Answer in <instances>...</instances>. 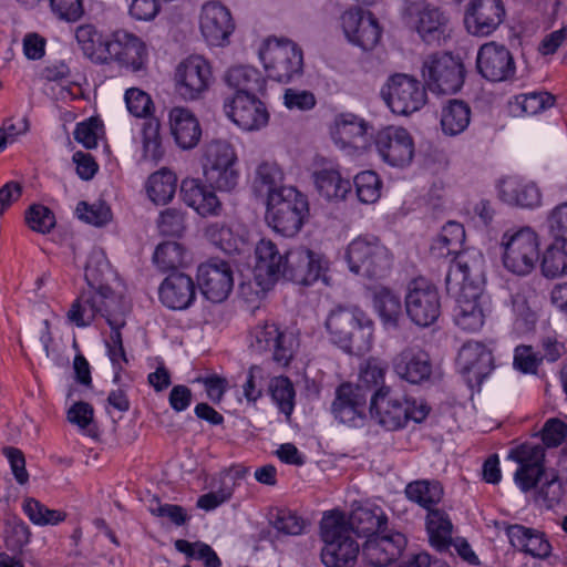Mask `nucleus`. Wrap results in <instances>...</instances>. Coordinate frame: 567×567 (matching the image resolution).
<instances>
[{
	"instance_id": "37998d69",
	"label": "nucleus",
	"mask_w": 567,
	"mask_h": 567,
	"mask_svg": "<svg viewBox=\"0 0 567 567\" xmlns=\"http://www.w3.org/2000/svg\"><path fill=\"white\" fill-rule=\"evenodd\" d=\"M471 122V107L461 100H450L442 109L441 127L445 135L455 136L464 132Z\"/></svg>"
},
{
	"instance_id": "3c124183",
	"label": "nucleus",
	"mask_w": 567,
	"mask_h": 567,
	"mask_svg": "<svg viewBox=\"0 0 567 567\" xmlns=\"http://www.w3.org/2000/svg\"><path fill=\"white\" fill-rule=\"evenodd\" d=\"M153 262L163 272H177L178 268L186 265V250L177 241H164L156 247Z\"/></svg>"
},
{
	"instance_id": "473e14b6",
	"label": "nucleus",
	"mask_w": 567,
	"mask_h": 567,
	"mask_svg": "<svg viewBox=\"0 0 567 567\" xmlns=\"http://www.w3.org/2000/svg\"><path fill=\"white\" fill-rule=\"evenodd\" d=\"M184 203L194 208L200 216L218 215L221 203L215 192L196 178H186L181 185Z\"/></svg>"
},
{
	"instance_id": "393cba45",
	"label": "nucleus",
	"mask_w": 567,
	"mask_h": 567,
	"mask_svg": "<svg viewBox=\"0 0 567 567\" xmlns=\"http://www.w3.org/2000/svg\"><path fill=\"white\" fill-rule=\"evenodd\" d=\"M478 72L488 81L502 82L515 74V62L509 50L495 42L483 44L476 58Z\"/></svg>"
},
{
	"instance_id": "e433bc0d",
	"label": "nucleus",
	"mask_w": 567,
	"mask_h": 567,
	"mask_svg": "<svg viewBox=\"0 0 567 567\" xmlns=\"http://www.w3.org/2000/svg\"><path fill=\"white\" fill-rule=\"evenodd\" d=\"M225 81L229 87L235 90V94L243 95L262 94L266 86V80L260 71L248 65L230 68L226 72Z\"/></svg>"
},
{
	"instance_id": "8fccbe9b",
	"label": "nucleus",
	"mask_w": 567,
	"mask_h": 567,
	"mask_svg": "<svg viewBox=\"0 0 567 567\" xmlns=\"http://www.w3.org/2000/svg\"><path fill=\"white\" fill-rule=\"evenodd\" d=\"M237 165V155L230 143L216 140L208 143L204 154V173Z\"/></svg>"
},
{
	"instance_id": "ea45409f",
	"label": "nucleus",
	"mask_w": 567,
	"mask_h": 567,
	"mask_svg": "<svg viewBox=\"0 0 567 567\" xmlns=\"http://www.w3.org/2000/svg\"><path fill=\"white\" fill-rule=\"evenodd\" d=\"M426 530L431 545L437 550H447L452 545L453 524L444 509L434 507L427 512Z\"/></svg>"
},
{
	"instance_id": "f03ea898",
	"label": "nucleus",
	"mask_w": 567,
	"mask_h": 567,
	"mask_svg": "<svg viewBox=\"0 0 567 567\" xmlns=\"http://www.w3.org/2000/svg\"><path fill=\"white\" fill-rule=\"evenodd\" d=\"M321 537L324 543L321 560L327 567H351L355 563L360 548L344 514H326L321 520Z\"/></svg>"
},
{
	"instance_id": "39448f33",
	"label": "nucleus",
	"mask_w": 567,
	"mask_h": 567,
	"mask_svg": "<svg viewBox=\"0 0 567 567\" xmlns=\"http://www.w3.org/2000/svg\"><path fill=\"white\" fill-rule=\"evenodd\" d=\"M346 260L350 271L371 279L389 275L393 258L375 236H358L347 247Z\"/></svg>"
},
{
	"instance_id": "7c9ffc66",
	"label": "nucleus",
	"mask_w": 567,
	"mask_h": 567,
	"mask_svg": "<svg viewBox=\"0 0 567 567\" xmlns=\"http://www.w3.org/2000/svg\"><path fill=\"white\" fill-rule=\"evenodd\" d=\"M171 133L183 150L194 148L200 141L202 127L196 115L187 107L175 106L168 113Z\"/></svg>"
},
{
	"instance_id": "0e129e2a",
	"label": "nucleus",
	"mask_w": 567,
	"mask_h": 567,
	"mask_svg": "<svg viewBox=\"0 0 567 567\" xmlns=\"http://www.w3.org/2000/svg\"><path fill=\"white\" fill-rule=\"evenodd\" d=\"M175 548L190 558L203 560L205 567H220L221 563L214 549L204 543H189L185 539H177Z\"/></svg>"
},
{
	"instance_id": "58836bf2",
	"label": "nucleus",
	"mask_w": 567,
	"mask_h": 567,
	"mask_svg": "<svg viewBox=\"0 0 567 567\" xmlns=\"http://www.w3.org/2000/svg\"><path fill=\"white\" fill-rule=\"evenodd\" d=\"M555 103V97L545 91H533L513 96L508 103V113L514 117L536 115Z\"/></svg>"
},
{
	"instance_id": "412c9836",
	"label": "nucleus",
	"mask_w": 567,
	"mask_h": 567,
	"mask_svg": "<svg viewBox=\"0 0 567 567\" xmlns=\"http://www.w3.org/2000/svg\"><path fill=\"white\" fill-rule=\"evenodd\" d=\"M502 0H471L464 14L466 31L474 37L493 34L505 19Z\"/></svg>"
},
{
	"instance_id": "f257e3e1",
	"label": "nucleus",
	"mask_w": 567,
	"mask_h": 567,
	"mask_svg": "<svg viewBox=\"0 0 567 567\" xmlns=\"http://www.w3.org/2000/svg\"><path fill=\"white\" fill-rule=\"evenodd\" d=\"M324 328L329 340L344 352L363 354L372 348L373 321L357 307L332 309Z\"/></svg>"
},
{
	"instance_id": "20e7f679",
	"label": "nucleus",
	"mask_w": 567,
	"mask_h": 567,
	"mask_svg": "<svg viewBox=\"0 0 567 567\" xmlns=\"http://www.w3.org/2000/svg\"><path fill=\"white\" fill-rule=\"evenodd\" d=\"M308 213L307 197L293 187H282L267 200L266 220L276 233L292 237L301 229Z\"/></svg>"
},
{
	"instance_id": "0eeeda50",
	"label": "nucleus",
	"mask_w": 567,
	"mask_h": 567,
	"mask_svg": "<svg viewBox=\"0 0 567 567\" xmlns=\"http://www.w3.org/2000/svg\"><path fill=\"white\" fill-rule=\"evenodd\" d=\"M501 247L504 267L515 275L530 274L539 260V239L530 227L506 230Z\"/></svg>"
},
{
	"instance_id": "c03bdc74",
	"label": "nucleus",
	"mask_w": 567,
	"mask_h": 567,
	"mask_svg": "<svg viewBox=\"0 0 567 567\" xmlns=\"http://www.w3.org/2000/svg\"><path fill=\"white\" fill-rule=\"evenodd\" d=\"M373 305L386 329L398 328L402 305L396 293L389 288L380 287L374 291Z\"/></svg>"
},
{
	"instance_id": "49530a36",
	"label": "nucleus",
	"mask_w": 567,
	"mask_h": 567,
	"mask_svg": "<svg viewBox=\"0 0 567 567\" xmlns=\"http://www.w3.org/2000/svg\"><path fill=\"white\" fill-rule=\"evenodd\" d=\"M75 39L83 54L94 63H105L106 39L92 24H82L75 30Z\"/></svg>"
},
{
	"instance_id": "6e6d98bb",
	"label": "nucleus",
	"mask_w": 567,
	"mask_h": 567,
	"mask_svg": "<svg viewBox=\"0 0 567 567\" xmlns=\"http://www.w3.org/2000/svg\"><path fill=\"white\" fill-rule=\"evenodd\" d=\"M268 392L280 412L289 417L295 409V389L287 377H274L269 380Z\"/></svg>"
},
{
	"instance_id": "4c0bfd02",
	"label": "nucleus",
	"mask_w": 567,
	"mask_h": 567,
	"mask_svg": "<svg viewBox=\"0 0 567 567\" xmlns=\"http://www.w3.org/2000/svg\"><path fill=\"white\" fill-rule=\"evenodd\" d=\"M480 296H472V291H460L454 309L455 323L465 331H478L484 324V313L478 302Z\"/></svg>"
},
{
	"instance_id": "9b49d317",
	"label": "nucleus",
	"mask_w": 567,
	"mask_h": 567,
	"mask_svg": "<svg viewBox=\"0 0 567 567\" xmlns=\"http://www.w3.org/2000/svg\"><path fill=\"white\" fill-rule=\"evenodd\" d=\"M174 82L175 91L182 100L197 101L213 83L212 66L202 55H190L176 66Z\"/></svg>"
},
{
	"instance_id": "c85d7f7f",
	"label": "nucleus",
	"mask_w": 567,
	"mask_h": 567,
	"mask_svg": "<svg viewBox=\"0 0 567 567\" xmlns=\"http://www.w3.org/2000/svg\"><path fill=\"white\" fill-rule=\"evenodd\" d=\"M406 543V537L400 532L375 535L363 544L362 557L372 566H388L402 555Z\"/></svg>"
},
{
	"instance_id": "bf43d9fd",
	"label": "nucleus",
	"mask_w": 567,
	"mask_h": 567,
	"mask_svg": "<svg viewBox=\"0 0 567 567\" xmlns=\"http://www.w3.org/2000/svg\"><path fill=\"white\" fill-rule=\"evenodd\" d=\"M542 478H544V482L537 489L536 498L542 499L546 508L550 509L560 503L565 491L555 470L547 471Z\"/></svg>"
},
{
	"instance_id": "09e8293b",
	"label": "nucleus",
	"mask_w": 567,
	"mask_h": 567,
	"mask_svg": "<svg viewBox=\"0 0 567 567\" xmlns=\"http://www.w3.org/2000/svg\"><path fill=\"white\" fill-rule=\"evenodd\" d=\"M464 239L465 230L463 226L456 221H447L433 241L431 250L439 257L457 255Z\"/></svg>"
},
{
	"instance_id": "b1692460",
	"label": "nucleus",
	"mask_w": 567,
	"mask_h": 567,
	"mask_svg": "<svg viewBox=\"0 0 567 567\" xmlns=\"http://www.w3.org/2000/svg\"><path fill=\"white\" fill-rule=\"evenodd\" d=\"M199 28L208 44L223 47L228 43L235 23L228 8L218 1H209L202 8Z\"/></svg>"
},
{
	"instance_id": "a211bd4d",
	"label": "nucleus",
	"mask_w": 567,
	"mask_h": 567,
	"mask_svg": "<svg viewBox=\"0 0 567 567\" xmlns=\"http://www.w3.org/2000/svg\"><path fill=\"white\" fill-rule=\"evenodd\" d=\"M327 269L321 254L307 247H295L286 252V269L282 279L301 286H311Z\"/></svg>"
},
{
	"instance_id": "7ed1b4c3",
	"label": "nucleus",
	"mask_w": 567,
	"mask_h": 567,
	"mask_svg": "<svg viewBox=\"0 0 567 567\" xmlns=\"http://www.w3.org/2000/svg\"><path fill=\"white\" fill-rule=\"evenodd\" d=\"M371 416L390 431L403 427L409 420L422 422L430 408L424 402L395 395L389 386H380L371 396Z\"/></svg>"
},
{
	"instance_id": "603ef678",
	"label": "nucleus",
	"mask_w": 567,
	"mask_h": 567,
	"mask_svg": "<svg viewBox=\"0 0 567 567\" xmlns=\"http://www.w3.org/2000/svg\"><path fill=\"white\" fill-rule=\"evenodd\" d=\"M370 125L363 118L348 113L336 118L333 137L342 144H351L368 134Z\"/></svg>"
},
{
	"instance_id": "052dcab7",
	"label": "nucleus",
	"mask_w": 567,
	"mask_h": 567,
	"mask_svg": "<svg viewBox=\"0 0 567 567\" xmlns=\"http://www.w3.org/2000/svg\"><path fill=\"white\" fill-rule=\"evenodd\" d=\"M354 186L359 200L363 204L375 203L381 196L382 182L377 173L364 171L354 177Z\"/></svg>"
},
{
	"instance_id": "5701e85b",
	"label": "nucleus",
	"mask_w": 567,
	"mask_h": 567,
	"mask_svg": "<svg viewBox=\"0 0 567 567\" xmlns=\"http://www.w3.org/2000/svg\"><path fill=\"white\" fill-rule=\"evenodd\" d=\"M341 25L348 41L363 50L373 49L381 38L378 20L360 8L347 10L341 16Z\"/></svg>"
},
{
	"instance_id": "9d476101",
	"label": "nucleus",
	"mask_w": 567,
	"mask_h": 567,
	"mask_svg": "<svg viewBox=\"0 0 567 567\" xmlns=\"http://www.w3.org/2000/svg\"><path fill=\"white\" fill-rule=\"evenodd\" d=\"M423 78L433 93L453 94L463 85L464 66L450 53L433 54L423 63Z\"/></svg>"
},
{
	"instance_id": "423d86ee",
	"label": "nucleus",
	"mask_w": 567,
	"mask_h": 567,
	"mask_svg": "<svg viewBox=\"0 0 567 567\" xmlns=\"http://www.w3.org/2000/svg\"><path fill=\"white\" fill-rule=\"evenodd\" d=\"M259 55L268 76L277 82L288 83L302 74V50L289 39L269 37Z\"/></svg>"
},
{
	"instance_id": "864d4df0",
	"label": "nucleus",
	"mask_w": 567,
	"mask_h": 567,
	"mask_svg": "<svg viewBox=\"0 0 567 567\" xmlns=\"http://www.w3.org/2000/svg\"><path fill=\"white\" fill-rule=\"evenodd\" d=\"M542 270L546 277L567 274V241L554 239L543 256Z\"/></svg>"
},
{
	"instance_id": "f704fd0d",
	"label": "nucleus",
	"mask_w": 567,
	"mask_h": 567,
	"mask_svg": "<svg viewBox=\"0 0 567 567\" xmlns=\"http://www.w3.org/2000/svg\"><path fill=\"white\" fill-rule=\"evenodd\" d=\"M508 539L515 548L536 558L549 556L551 546L544 533L524 525L514 524L506 528Z\"/></svg>"
},
{
	"instance_id": "a19ab883",
	"label": "nucleus",
	"mask_w": 567,
	"mask_h": 567,
	"mask_svg": "<svg viewBox=\"0 0 567 567\" xmlns=\"http://www.w3.org/2000/svg\"><path fill=\"white\" fill-rule=\"evenodd\" d=\"M315 184L319 194L327 200H343L351 192V183L339 171L323 168L315 174Z\"/></svg>"
},
{
	"instance_id": "79ce46f5",
	"label": "nucleus",
	"mask_w": 567,
	"mask_h": 567,
	"mask_svg": "<svg viewBox=\"0 0 567 567\" xmlns=\"http://www.w3.org/2000/svg\"><path fill=\"white\" fill-rule=\"evenodd\" d=\"M408 499L423 507L427 512L436 507L444 495V488L435 480H417L405 487Z\"/></svg>"
},
{
	"instance_id": "f3484780",
	"label": "nucleus",
	"mask_w": 567,
	"mask_h": 567,
	"mask_svg": "<svg viewBox=\"0 0 567 567\" xmlns=\"http://www.w3.org/2000/svg\"><path fill=\"white\" fill-rule=\"evenodd\" d=\"M508 457L518 463L514 473V482L523 493L536 488L545 468V449L540 444L524 443L511 450Z\"/></svg>"
},
{
	"instance_id": "cd10ccee",
	"label": "nucleus",
	"mask_w": 567,
	"mask_h": 567,
	"mask_svg": "<svg viewBox=\"0 0 567 567\" xmlns=\"http://www.w3.org/2000/svg\"><path fill=\"white\" fill-rule=\"evenodd\" d=\"M395 374L412 384H421L432 375V362L427 352L419 347H405L392 359Z\"/></svg>"
},
{
	"instance_id": "c9c22d12",
	"label": "nucleus",
	"mask_w": 567,
	"mask_h": 567,
	"mask_svg": "<svg viewBox=\"0 0 567 567\" xmlns=\"http://www.w3.org/2000/svg\"><path fill=\"white\" fill-rule=\"evenodd\" d=\"M347 524L351 534L369 538L385 528L388 516L380 506H361L352 511Z\"/></svg>"
},
{
	"instance_id": "6ab92c4d",
	"label": "nucleus",
	"mask_w": 567,
	"mask_h": 567,
	"mask_svg": "<svg viewBox=\"0 0 567 567\" xmlns=\"http://www.w3.org/2000/svg\"><path fill=\"white\" fill-rule=\"evenodd\" d=\"M197 282L206 299L221 302L227 299L234 287L231 267L225 260L210 258L198 266Z\"/></svg>"
},
{
	"instance_id": "72a5a7b5",
	"label": "nucleus",
	"mask_w": 567,
	"mask_h": 567,
	"mask_svg": "<svg viewBox=\"0 0 567 567\" xmlns=\"http://www.w3.org/2000/svg\"><path fill=\"white\" fill-rule=\"evenodd\" d=\"M499 197L504 203L522 208H534L542 202L540 190L535 183L514 176L501 181Z\"/></svg>"
},
{
	"instance_id": "de8ad7c7",
	"label": "nucleus",
	"mask_w": 567,
	"mask_h": 567,
	"mask_svg": "<svg viewBox=\"0 0 567 567\" xmlns=\"http://www.w3.org/2000/svg\"><path fill=\"white\" fill-rule=\"evenodd\" d=\"M85 278L90 285V289L86 290L89 292V298L94 299V309L97 315L104 317L109 322V319H113V316L116 313L115 303L116 296L113 290L103 285H99L95 287V284L99 282V279L94 276V269L91 266H87L85 269Z\"/></svg>"
},
{
	"instance_id": "338daca9",
	"label": "nucleus",
	"mask_w": 567,
	"mask_h": 567,
	"mask_svg": "<svg viewBox=\"0 0 567 567\" xmlns=\"http://www.w3.org/2000/svg\"><path fill=\"white\" fill-rule=\"evenodd\" d=\"M94 299L89 298V292L83 291L68 311L69 320L78 327L89 326L97 316L94 309Z\"/></svg>"
},
{
	"instance_id": "4be33fe9",
	"label": "nucleus",
	"mask_w": 567,
	"mask_h": 567,
	"mask_svg": "<svg viewBox=\"0 0 567 567\" xmlns=\"http://www.w3.org/2000/svg\"><path fill=\"white\" fill-rule=\"evenodd\" d=\"M224 111L244 131L260 130L269 120L268 111L257 95L234 94L225 100Z\"/></svg>"
},
{
	"instance_id": "dca6fc26",
	"label": "nucleus",
	"mask_w": 567,
	"mask_h": 567,
	"mask_svg": "<svg viewBox=\"0 0 567 567\" xmlns=\"http://www.w3.org/2000/svg\"><path fill=\"white\" fill-rule=\"evenodd\" d=\"M147 58L146 44L134 33L116 30L106 39L105 63L115 61L133 72H138L145 69Z\"/></svg>"
},
{
	"instance_id": "e2e57ef3",
	"label": "nucleus",
	"mask_w": 567,
	"mask_h": 567,
	"mask_svg": "<svg viewBox=\"0 0 567 567\" xmlns=\"http://www.w3.org/2000/svg\"><path fill=\"white\" fill-rule=\"evenodd\" d=\"M28 227L39 234H49L55 226V216L53 212L44 205L33 204L24 215Z\"/></svg>"
},
{
	"instance_id": "a18cd8bd",
	"label": "nucleus",
	"mask_w": 567,
	"mask_h": 567,
	"mask_svg": "<svg viewBox=\"0 0 567 567\" xmlns=\"http://www.w3.org/2000/svg\"><path fill=\"white\" fill-rule=\"evenodd\" d=\"M176 187V175L167 168H162L148 177L146 192L153 203L165 205L173 199Z\"/></svg>"
},
{
	"instance_id": "4d7b16f0",
	"label": "nucleus",
	"mask_w": 567,
	"mask_h": 567,
	"mask_svg": "<svg viewBox=\"0 0 567 567\" xmlns=\"http://www.w3.org/2000/svg\"><path fill=\"white\" fill-rule=\"evenodd\" d=\"M22 508L29 519L34 525L39 526L58 525L66 518V514L64 512L50 509L44 504L32 497L23 501Z\"/></svg>"
},
{
	"instance_id": "a878e982",
	"label": "nucleus",
	"mask_w": 567,
	"mask_h": 567,
	"mask_svg": "<svg viewBox=\"0 0 567 567\" xmlns=\"http://www.w3.org/2000/svg\"><path fill=\"white\" fill-rule=\"evenodd\" d=\"M286 252L270 239H260L255 248L256 266L255 278L262 289H269L279 279H282L286 269Z\"/></svg>"
},
{
	"instance_id": "f8f14e48",
	"label": "nucleus",
	"mask_w": 567,
	"mask_h": 567,
	"mask_svg": "<svg viewBox=\"0 0 567 567\" xmlns=\"http://www.w3.org/2000/svg\"><path fill=\"white\" fill-rule=\"evenodd\" d=\"M409 318L419 327H430L441 315V296L437 288L424 278L409 284L405 295Z\"/></svg>"
},
{
	"instance_id": "680f3d73",
	"label": "nucleus",
	"mask_w": 567,
	"mask_h": 567,
	"mask_svg": "<svg viewBox=\"0 0 567 567\" xmlns=\"http://www.w3.org/2000/svg\"><path fill=\"white\" fill-rule=\"evenodd\" d=\"M124 324L125 322L123 320L109 319V326L111 327L112 331L110 339L106 341L107 353L112 363L118 368L115 372L114 381L120 379V371L122 370L121 363L127 362L123 347L122 334L120 331Z\"/></svg>"
},
{
	"instance_id": "c756f323",
	"label": "nucleus",
	"mask_w": 567,
	"mask_h": 567,
	"mask_svg": "<svg viewBox=\"0 0 567 567\" xmlns=\"http://www.w3.org/2000/svg\"><path fill=\"white\" fill-rule=\"evenodd\" d=\"M159 299L164 306L173 310H185L196 298V287L190 276L184 272H172L159 287Z\"/></svg>"
},
{
	"instance_id": "69168bd1",
	"label": "nucleus",
	"mask_w": 567,
	"mask_h": 567,
	"mask_svg": "<svg viewBox=\"0 0 567 567\" xmlns=\"http://www.w3.org/2000/svg\"><path fill=\"white\" fill-rule=\"evenodd\" d=\"M204 235L210 244L226 254H231L237 250V238L235 237L231 228L225 224H209L206 226Z\"/></svg>"
},
{
	"instance_id": "bb28decb",
	"label": "nucleus",
	"mask_w": 567,
	"mask_h": 567,
	"mask_svg": "<svg viewBox=\"0 0 567 567\" xmlns=\"http://www.w3.org/2000/svg\"><path fill=\"white\" fill-rule=\"evenodd\" d=\"M367 392L361 385L342 383L336 391L332 413L341 423L358 426L365 417Z\"/></svg>"
},
{
	"instance_id": "2f4dec72",
	"label": "nucleus",
	"mask_w": 567,
	"mask_h": 567,
	"mask_svg": "<svg viewBox=\"0 0 567 567\" xmlns=\"http://www.w3.org/2000/svg\"><path fill=\"white\" fill-rule=\"evenodd\" d=\"M184 203L194 208L200 216L218 215L221 203L215 192L196 178H186L181 185Z\"/></svg>"
},
{
	"instance_id": "13d9d810",
	"label": "nucleus",
	"mask_w": 567,
	"mask_h": 567,
	"mask_svg": "<svg viewBox=\"0 0 567 567\" xmlns=\"http://www.w3.org/2000/svg\"><path fill=\"white\" fill-rule=\"evenodd\" d=\"M158 120L151 118L143 126V157L157 163L164 156Z\"/></svg>"
},
{
	"instance_id": "ddd939ff",
	"label": "nucleus",
	"mask_w": 567,
	"mask_h": 567,
	"mask_svg": "<svg viewBox=\"0 0 567 567\" xmlns=\"http://www.w3.org/2000/svg\"><path fill=\"white\" fill-rule=\"evenodd\" d=\"M373 144L383 162L393 167H405L414 156V141L402 126L389 125L373 135Z\"/></svg>"
},
{
	"instance_id": "5fc2aeb1",
	"label": "nucleus",
	"mask_w": 567,
	"mask_h": 567,
	"mask_svg": "<svg viewBox=\"0 0 567 567\" xmlns=\"http://www.w3.org/2000/svg\"><path fill=\"white\" fill-rule=\"evenodd\" d=\"M284 174L276 163L264 162L256 169L254 185L259 193L267 194V200L274 193H280Z\"/></svg>"
},
{
	"instance_id": "774afa93",
	"label": "nucleus",
	"mask_w": 567,
	"mask_h": 567,
	"mask_svg": "<svg viewBox=\"0 0 567 567\" xmlns=\"http://www.w3.org/2000/svg\"><path fill=\"white\" fill-rule=\"evenodd\" d=\"M270 379L269 373L260 365L250 367L247 380L243 385L244 395L247 401L256 402L260 399Z\"/></svg>"
},
{
	"instance_id": "6e6552de",
	"label": "nucleus",
	"mask_w": 567,
	"mask_h": 567,
	"mask_svg": "<svg viewBox=\"0 0 567 567\" xmlns=\"http://www.w3.org/2000/svg\"><path fill=\"white\" fill-rule=\"evenodd\" d=\"M405 21L426 44L441 45L450 38V16L435 4L411 2L405 9Z\"/></svg>"
},
{
	"instance_id": "aec40b11",
	"label": "nucleus",
	"mask_w": 567,
	"mask_h": 567,
	"mask_svg": "<svg viewBox=\"0 0 567 567\" xmlns=\"http://www.w3.org/2000/svg\"><path fill=\"white\" fill-rule=\"evenodd\" d=\"M457 368L468 386H480L494 369L492 351L480 341H467L458 350Z\"/></svg>"
},
{
	"instance_id": "1a4fd4ad",
	"label": "nucleus",
	"mask_w": 567,
	"mask_h": 567,
	"mask_svg": "<svg viewBox=\"0 0 567 567\" xmlns=\"http://www.w3.org/2000/svg\"><path fill=\"white\" fill-rule=\"evenodd\" d=\"M381 94L390 110L399 115L414 113L426 103L424 85L415 78L403 73L392 75Z\"/></svg>"
},
{
	"instance_id": "4468645a",
	"label": "nucleus",
	"mask_w": 567,
	"mask_h": 567,
	"mask_svg": "<svg viewBox=\"0 0 567 567\" xmlns=\"http://www.w3.org/2000/svg\"><path fill=\"white\" fill-rule=\"evenodd\" d=\"M250 347L259 353L272 352L278 364L287 367L298 348V339L292 332L281 331L275 323L265 322L255 327Z\"/></svg>"
},
{
	"instance_id": "2eb2a0df",
	"label": "nucleus",
	"mask_w": 567,
	"mask_h": 567,
	"mask_svg": "<svg viewBox=\"0 0 567 567\" xmlns=\"http://www.w3.org/2000/svg\"><path fill=\"white\" fill-rule=\"evenodd\" d=\"M447 289L453 282L460 286V291H472V296H481L485 282V259L481 251L475 249L458 252L446 275Z\"/></svg>"
}]
</instances>
